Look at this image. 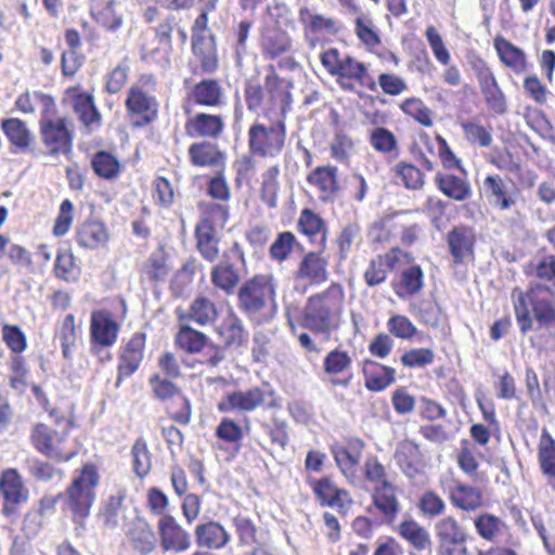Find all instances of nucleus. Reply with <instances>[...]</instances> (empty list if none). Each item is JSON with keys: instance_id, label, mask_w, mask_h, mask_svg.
<instances>
[{"instance_id": "14", "label": "nucleus", "mask_w": 555, "mask_h": 555, "mask_svg": "<svg viewBox=\"0 0 555 555\" xmlns=\"http://www.w3.org/2000/svg\"><path fill=\"white\" fill-rule=\"evenodd\" d=\"M62 102H69L77 120L88 132L102 126L103 117L92 92L83 91L79 85L72 86L64 90Z\"/></svg>"}, {"instance_id": "57", "label": "nucleus", "mask_w": 555, "mask_h": 555, "mask_svg": "<svg viewBox=\"0 0 555 555\" xmlns=\"http://www.w3.org/2000/svg\"><path fill=\"white\" fill-rule=\"evenodd\" d=\"M172 50V44L153 39L144 42L140 47V60L149 65H155L162 69H169L171 67L170 55Z\"/></svg>"}, {"instance_id": "46", "label": "nucleus", "mask_w": 555, "mask_h": 555, "mask_svg": "<svg viewBox=\"0 0 555 555\" xmlns=\"http://www.w3.org/2000/svg\"><path fill=\"white\" fill-rule=\"evenodd\" d=\"M216 333L225 348H238L247 341L248 337L242 320L233 311L221 319L216 326Z\"/></svg>"}, {"instance_id": "53", "label": "nucleus", "mask_w": 555, "mask_h": 555, "mask_svg": "<svg viewBox=\"0 0 555 555\" xmlns=\"http://www.w3.org/2000/svg\"><path fill=\"white\" fill-rule=\"evenodd\" d=\"M192 53L199 64V73L211 75L219 68L216 38L192 40Z\"/></svg>"}, {"instance_id": "2", "label": "nucleus", "mask_w": 555, "mask_h": 555, "mask_svg": "<svg viewBox=\"0 0 555 555\" xmlns=\"http://www.w3.org/2000/svg\"><path fill=\"white\" fill-rule=\"evenodd\" d=\"M101 482L100 467L94 462H85L75 469L63 493V512L68 513L77 529L86 528Z\"/></svg>"}, {"instance_id": "41", "label": "nucleus", "mask_w": 555, "mask_h": 555, "mask_svg": "<svg viewBox=\"0 0 555 555\" xmlns=\"http://www.w3.org/2000/svg\"><path fill=\"white\" fill-rule=\"evenodd\" d=\"M364 386L369 391L380 392L396 382V370L372 359L362 361Z\"/></svg>"}, {"instance_id": "45", "label": "nucleus", "mask_w": 555, "mask_h": 555, "mask_svg": "<svg viewBox=\"0 0 555 555\" xmlns=\"http://www.w3.org/2000/svg\"><path fill=\"white\" fill-rule=\"evenodd\" d=\"M53 276L64 283H77L82 275V268L70 247H61L56 250Z\"/></svg>"}, {"instance_id": "28", "label": "nucleus", "mask_w": 555, "mask_h": 555, "mask_svg": "<svg viewBox=\"0 0 555 555\" xmlns=\"http://www.w3.org/2000/svg\"><path fill=\"white\" fill-rule=\"evenodd\" d=\"M306 181L319 192L322 203H333L341 190L338 168L334 165L317 166L307 175Z\"/></svg>"}, {"instance_id": "7", "label": "nucleus", "mask_w": 555, "mask_h": 555, "mask_svg": "<svg viewBox=\"0 0 555 555\" xmlns=\"http://www.w3.org/2000/svg\"><path fill=\"white\" fill-rule=\"evenodd\" d=\"M197 208L199 210V221L194 230L196 248L205 260L214 262L220 255L219 233L224 229L229 220L230 207L201 202Z\"/></svg>"}, {"instance_id": "12", "label": "nucleus", "mask_w": 555, "mask_h": 555, "mask_svg": "<svg viewBox=\"0 0 555 555\" xmlns=\"http://www.w3.org/2000/svg\"><path fill=\"white\" fill-rule=\"evenodd\" d=\"M274 396L273 390L266 391L258 386L246 390H235L228 392L217 403V410L228 414L233 412L250 413L263 406L273 408L279 405Z\"/></svg>"}, {"instance_id": "40", "label": "nucleus", "mask_w": 555, "mask_h": 555, "mask_svg": "<svg viewBox=\"0 0 555 555\" xmlns=\"http://www.w3.org/2000/svg\"><path fill=\"white\" fill-rule=\"evenodd\" d=\"M538 462L546 488L555 493V439L547 428H543L538 442Z\"/></svg>"}, {"instance_id": "51", "label": "nucleus", "mask_w": 555, "mask_h": 555, "mask_svg": "<svg viewBox=\"0 0 555 555\" xmlns=\"http://www.w3.org/2000/svg\"><path fill=\"white\" fill-rule=\"evenodd\" d=\"M130 546L141 555H149L156 550V535L151 526L143 520H135L126 532Z\"/></svg>"}, {"instance_id": "31", "label": "nucleus", "mask_w": 555, "mask_h": 555, "mask_svg": "<svg viewBox=\"0 0 555 555\" xmlns=\"http://www.w3.org/2000/svg\"><path fill=\"white\" fill-rule=\"evenodd\" d=\"M74 238L80 248L96 250L107 246L111 233L103 221L88 218L77 225Z\"/></svg>"}, {"instance_id": "38", "label": "nucleus", "mask_w": 555, "mask_h": 555, "mask_svg": "<svg viewBox=\"0 0 555 555\" xmlns=\"http://www.w3.org/2000/svg\"><path fill=\"white\" fill-rule=\"evenodd\" d=\"M462 175L437 172L434 182L439 192L455 202H466L472 197V185L466 170Z\"/></svg>"}, {"instance_id": "36", "label": "nucleus", "mask_w": 555, "mask_h": 555, "mask_svg": "<svg viewBox=\"0 0 555 555\" xmlns=\"http://www.w3.org/2000/svg\"><path fill=\"white\" fill-rule=\"evenodd\" d=\"M447 493L451 505L457 511L475 513L485 505L482 490L459 479L453 480Z\"/></svg>"}, {"instance_id": "59", "label": "nucleus", "mask_w": 555, "mask_h": 555, "mask_svg": "<svg viewBox=\"0 0 555 555\" xmlns=\"http://www.w3.org/2000/svg\"><path fill=\"white\" fill-rule=\"evenodd\" d=\"M299 21L304 29L311 34L335 35L339 30L338 23L335 18L319 13H312L310 9L306 7L299 10Z\"/></svg>"}, {"instance_id": "11", "label": "nucleus", "mask_w": 555, "mask_h": 555, "mask_svg": "<svg viewBox=\"0 0 555 555\" xmlns=\"http://www.w3.org/2000/svg\"><path fill=\"white\" fill-rule=\"evenodd\" d=\"M287 141V128L283 118H275L270 125L255 120L247 130L248 151L259 159L270 160L280 157Z\"/></svg>"}, {"instance_id": "39", "label": "nucleus", "mask_w": 555, "mask_h": 555, "mask_svg": "<svg viewBox=\"0 0 555 555\" xmlns=\"http://www.w3.org/2000/svg\"><path fill=\"white\" fill-rule=\"evenodd\" d=\"M409 267L396 274L391 281V288L401 298H411L424 288V271L414 260Z\"/></svg>"}, {"instance_id": "43", "label": "nucleus", "mask_w": 555, "mask_h": 555, "mask_svg": "<svg viewBox=\"0 0 555 555\" xmlns=\"http://www.w3.org/2000/svg\"><path fill=\"white\" fill-rule=\"evenodd\" d=\"M260 49L266 59L275 60L292 52L293 40L279 26L267 27L260 37Z\"/></svg>"}, {"instance_id": "4", "label": "nucleus", "mask_w": 555, "mask_h": 555, "mask_svg": "<svg viewBox=\"0 0 555 555\" xmlns=\"http://www.w3.org/2000/svg\"><path fill=\"white\" fill-rule=\"evenodd\" d=\"M278 281L271 273H257L237 288V307L250 320L270 321L276 312Z\"/></svg>"}, {"instance_id": "52", "label": "nucleus", "mask_w": 555, "mask_h": 555, "mask_svg": "<svg viewBox=\"0 0 555 555\" xmlns=\"http://www.w3.org/2000/svg\"><path fill=\"white\" fill-rule=\"evenodd\" d=\"M80 336V326L76 323L74 313H67L59 321L54 338L60 341L62 356L70 359Z\"/></svg>"}, {"instance_id": "60", "label": "nucleus", "mask_w": 555, "mask_h": 555, "mask_svg": "<svg viewBox=\"0 0 555 555\" xmlns=\"http://www.w3.org/2000/svg\"><path fill=\"white\" fill-rule=\"evenodd\" d=\"M397 183L402 184L406 190L420 191L426 182L425 173L414 164L401 160L391 169Z\"/></svg>"}, {"instance_id": "15", "label": "nucleus", "mask_w": 555, "mask_h": 555, "mask_svg": "<svg viewBox=\"0 0 555 555\" xmlns=\"http://www.w3.org/2000/svg\"><path fill=\"white\" fill-rule=\"evenodd\" d=\"M473 69L483 100L488 108L495 114H503L506 111V98L502 91L495 75L486 60L476 54L468 61Z\"/></svg>"}, {"instance_id": "44", "label": "nucleus", "mask_w": 555, "mask_h": 555, "mask_svg": "<svg viewBox=\"0 0 555 555\" xmlns=\"http://www.w3.org/2000/svg\"><path fill=\"white\" fill-rule=\"evenodd\" d=\"M244 99L249 112L258 113L261 111L262 115L267 118L275 115V109L264 81L261 85L256 79H248L244 87Z\"/></svg>"}, {"instance_id": "63", "label": "nucleus", "mask_w": 555, "mask_h": 555, "mask_svg": "<svg viewBox=\"0 0 555 555\" xmlns=\"http://www.w3.org/2000/svg\"><path fill=\"white\" fill-rule=\"evenodd\" d=\"M257 155L247 151V153L240 155L233 160L232 168L236 188L249 185L254 181L257 173Z\"/></svg>"}, {"instance_id": "1", "label": "nucleus", "mask_w": 555, "mask_h": 555, "mask_svg": "<svg viewBox=\"0 0 555 555\" xmlns=\"http://www.w3.org/2000/svg\"><path fill=\"white\" fill-rule=\"evenodd\" d=\"M345 300L343 285L332 282L325 289L310 295L299 312H287L289 331L306 353L322 352L311 334L327 341L340 328Z\"/></svg>"}, {"instance_id": "56", "label": "nucleus", "mask_w": 555, "mask_h": 555, "mask_svg": "<svg viewBox=\"0 0 555 555\" xmlns=\"http://www.w3.org/2000/svg\"><path fill=\"white\" fill-rule=\"evenodd\" d=\"M208 343V336L193 328L188 322L179 323L175 335V345L185 353L196 354L204 350Z\"/></svg>"}, {"instance_id": "25", "label": "nucleus", "mask_w": 555, "mask_h": 555, "mask_svg": "<svg viewBox=\"0 0 555 555\" xmlns=\"http://www.w3.org/2000/svg\"><path fill=\"white\" fill-rule=\"evenodd\" d=\"M364 447V441L357 437L348 438L345 444L334 443L330 447L331 453L340 473L351 482L357 477V470L362 459Z\"/></svg>"}, {"instance_id": "34", "label": "nucleus", "mask_w": 555, "mask_h": 555, "mask_svg": "<svg viewBox=\"0 0 555 555\" xmlns=\"http://www.w3.org/2000/svg\"><path fill=\"white\" fill-rule=\"evenodd\" d=\"M297 232L312 245L326 249L328 228L326 221L313 209L302 208L296 221Z\"/></svg>"}, {"instance_id": "21", "label": "nucleus", "mask_w": 555, "mask_h": 555, "mask_svg": "<svg viewBox=\"0 0 555 555\" xmlns=\"http://www.w3.org/2000/svg\"><path fill=\"white\" fill-rule=\"evenodd\" d=\"M157 530L160 547L164 552L181 554L191 548V533L183 528L173 515L160 517L157 521Z\"/></svg>"}, {"instance_id": "3", "label": "nucleus", "mask_w": 555, "mask_h": 555, "mask_svg": "<svg viewBox=\"0 0 555 555\" xmlns=\"http://www.w3.org/2000/svg\"><path fill=\"white\" fill-rule=\"evenodd\" d=\"M35 96L41 104L39 133L47 153L50 156L70 154L75 138L72 119L67 116L59 115V109L52 95L35 91Z\"/></svg>"}, {"instance_id": "47", "label": "nucleus", "mask_w": 555, "mask_h": 555, "mask_svg": "<svg viewBox=\"0 0 555 555\" xmlns=\"http://www.w3.org/2000/svg\"><path fill=\"white\" fill-rule=\"evenodd\" d=\"M493 47L499 56L500 62L515 74H521L527 70L528 62L526 53L513 42L496 35L493 39Z\"/></svg>"}, {"instance_id": "54", "label": "nucleus", "mask_w": 555, "mask_h": 555, "mask_svg": "<svg viewBox=\"0 0 555 555\" xmlns=\"http://www.w3.org/2000/svg\"><path fill=\"white\" fill-rule=\"evenodd\" d=\"M169 257L164 248H157L147 257L140 269L141 279L151 283L164 282L170 272Z\"/></svg>"}, {"instance_id": "48", "label": "nucleus", "mask_w": 555, "mask_h": 555, "mask_svg": "<svg viewBox=\"0 0 555 555\" xmlns=\"http://www.w3.org/2000/svg\"><path fill=\"white\" fill-rule=\"evenodd\" d=\"M210 280L217 289L231 295L240 284L241 272L230 260V256L224 254L222 260L211 268Z\"/></svg>"}, {"instance_id": "35", "label": "nucleus", "mask_w": 555, "mask_h": 555, "mask_svg": "<svg viewBox=\"0 0 555 555\" xmlns=\"http://www.w3.org/2000/svg\"><path fill=\"white\" fill-rule=\"evenodd\" d=\"M175 314L179 323L194 322L199 326H207L217 321L218 308L212 300L201 295L193 299L188 309L178 307Z\"/></svg>"}, {"instance_id": "10", "label": "nucleus", "mask_w": 555, "mask_h": 555, "mask_svg": "<svg viewBox=\"0 0 555 555\" xmlns=\"http://www.w3.org/2000/svg\"><path fill=\"white\" fill-rule=\"evenodd\" d=\"M320 61L331 76L337 77V82L344 90H353L354 83L369 91L377 90L369 66L352 55L341 56L337 48H330L321 53Z\"/></svg>"}, {"instance_id": "20", "label": "nucleus", "mask_w": 555, "mask_h": 555, "mask_svg": "<svg viewBox=\"0 0 555 555\" xmlns=\"http://www.w3.org/2000/svg\"><path fill=\"white\" fill-rule=\"evenodd\" d=\"M121 322L108 309H96L90 315V343L92 349L111 348L118 339Z\"/></svg>"}, {"instance_id": "22", "label": "nucleus", "mask_w": 555, "mask_h": 555, "mask_svg": "<svg viewBox=\"0 0 555 555\" xmlns=\"http://www.w3.org/2000/svg\"><path fill=\"white\" fill-rule=\"evenodd\" d=\"M225 96L221 82L215 78H204L195 82L184 99L183 109L188 114V104L199 107L218 108L224 104Z\"/></svg>"}, {"instance_id": "18", "label": "nucleus", "mask_w": 555, "mask_h": 555, "mask_svg": "<svg viewBox=\"0 0 555 555\" xmlns=\"http://www.w3.org/2000/svg\"><path fill=\"white\" fill-rule=\"evenodd\" d=\"M307 482L321 506L334 508L343 516L348 513L353 503L352 498L348 490L338 487L332 476L325 475Z\"/></svg>"}, {"instance_id": "19", "label": "nucleus", "mask_w": 555, "mask_h": 555, "mask_svg": "<svg viewBox=\"0 0 555 555\" xmlns=\"http://www.w3.org/2000/svg\"><path fill=\"white\" fill-rule=\"evenodd\" d=\"M1 513L10 517L29 499V490L16 468H5L0 473Z\"/></svg>"}, {"instance_id": "8", "label": "nucleus", "mask_w": 555, "mask_h": 555, "mask_svg": "<svg viewBox=\"0 0 555 555\" xmlns=\"http://www.w3.org/2000/svg\"><path fill=\"white\" fill-rule=\"evenodd\" d=\"M363 478L373 486L372 503L389 525L397 519L401 505L398 487L388 479L385 465L376 455L367 456L362 467Z\"/></svg>"}, {"instance_id": "27", "label": "nucleus", "mask_w": 555, "mask_h": 555, "mask_svg": "<svg viewBox=\"0 0 555 555\" xmlns=\"http://www.w3.org/2000/svg\"><path fill=\"white\" fill-rule=\"evenodd\" d=\"M184 130L190 138L218 140L224 133L225 120L220 114L201 112L186 119Z\"/></svg>"}, {"instance_id": "33", "label": "nucleus", "mask_w": 555, "mask_h": 555, "mask_svg": "<svg viewBox=\"0 0 555 555\" xmlns=\"http://www.w3.org/2000/svg\"><path fill=\"white\" fill-rule=\"evenodd\" d=\"M446 242L455 267L474 258L476 236L472 228L466 225L452 228L447 234Z\"/></svg>"}, {"instance_id": "16", "label": "nucleus", "mask_w": 555, "mask_h": 555, "mask_svg": "<svg viewBox=\"0 0 555 555\" xmlns=\"http://www.w3.org/2000/svg\"><path fill=\"white\" fill-rule=\"evenodd\" d=\"M414 257L411 253L399 246H392L383 254L373 257L364 273L363 279L369 287H375L386 282L389 272L397 270L403 263H411Z\"/></svg>"}, {"instance_id": "26", "label": "nucleus", "mask_w": 555, "mask_h": 555, "mask_svg": "<svg viewBox=\"0 0 555 555\" xmlns=\"http://www.w3.org/2000/svg\"><path fill=\"white\" fill-rule=\"evenodd\" d=\"M264 82L268 87L276 118H283L285 120L286 114L291 111L293 103V81L280 76L275 65L270 64L267 66Z\"/></svg>"}, {"instance_id": "64", "label": "nucleus", "mask_w": 555, "mask_h": 555, "mask_svg": "<svg viewBox=\"0 0 555 555\" xmlns=\"http://www.w3.org/2000/svg\"><path fill=\"white\" fill-rule=\"evenodd\" d=\"M400 111L423 127L434 126V112L417 96H409L399 104Z\"/></svg>"}, {"instance_id": "5", "label": "nucleus", "mask_w": 555, "mask_h": 555, "mask_svg": "<svg viewBox=\"0 0 555 555\" xmlns=\"http://www.w3.org/2000/svg\"><path fill=\"white\" fill-rule=\"evenodd\" d=\"M541 286H531L527 291L515 288L512 293L515 318L521 334H527L537 322L539 330L555 333V302L541 297Z\"/></svg>"}, {"instance_id": "49", "label": "nucleus", "mask_w": 555, "mask_h": 555, "mask_svg": "<svg viewBox=\"0 0 555 555\" xmlns=\"http://www.w3.org/2000/svg\"><path fill=\"white\" fill-rule=\"evenodd\" d=\"M1 130L8 139L11 146L16 151H28L34 144L35 137L28 128L26 121L10 117L1 120Z\"/></svg>"}, {"instance_id": "62", "label": "nucleus", "mask_w": 555, "mask_h": 555, "mask_svg": "<svg viewBox=\"0 0 555 555\" xmlns=\"http://www.w3.org/2000/svg\"><path fill=\"white\" fill-rule=\"evenodd\" d=\"M478 537L488 542H495L503 533L505 522L491 513H480L473 519Z\"/></svg>"}, {"instance_id": "23", "label": "nucleus", "mask_w": 555, "mask_h": 555, "mask_svg": "<svg viewBox=\"0 0 555 555\" xmlns=\"http://www.w3.org/2000/svg\"><path fill=\"white\" fill-rule=\"evenodd\" d=\"M393 459L401 473L410 480L426 473V456L421 446L412 439H403L397 444Z\"/></svg>"}, {"instance_id": "55", "label": "nucleus", "mask_w": 555, "mask_h": 555, "mask_svg": "<svg viewBox=\"0 0 555 555\" xmlns=\"http://www.w3.org/2000/svg\"><path fill=\"white\" fill-rule=\"evenodd\" d=\"M280 176L281 166L279 164L268 166L260 176L259 197L269 209L278 206L281 189Z\"/></svg>"}, {"instance_id": "58", "label": "nucleus", "mask_w": 555, "mask_h": 555, "mask_svg": "<svg viewBox=\"0 0 555 555\" xmlns=\"http://www.w3.org/2000/svg\"><path fill=\"white\" fill-rule=\"evenodd\" d=\"M94 175L103 180H116L121 172V164L116 155L108 151H96L90 159Z\"/></svg>"}, {"instance_id": "9", "label": "nucleus", "mask_w": 555, "mask_h": 555, "mask_svg": "<svg viewBox=\"0 0 555 555\" xmlns=\"http://www.w3.org/2000/svg\"><path fill=\"white\" fill-rule=\"evenodd\" d=\"M29 443L41 455L57 463H67L75 459L80 451L77 438L72 437L66 429L37 422L29 428Z\"/></svg>"}, {"instance_id": "61", "label": "nucleus", "mask_w": 555, "mask_h": 555, "mask_svg": "<svg viewBox=\"0 0 555 555\" xmlns=\"http://www.w3.org/2000/svg\"><path fill=\"white\" fill-rule=\"evenodd\" d=\"M398 534L418 551L430 545L428 531L411 516L404 518L398 526Z\"/></svg>"}, {"instance_id": "29", "label": "nucleus", "mask_w": 555, "mask_h": 555, "mask_svg": "<svg viewBox=\"0 0 555 555\" xmlns=\"http://www.w3.org/2000/svg\"><path fill=\"white\" fill-rule=\"evenodd\" d=\"M352 359L348 351L335 348L323 359V372L330 377L333 387L347 388L353 378Z\"/></svg>"}, {"instance_id": "32", "label": "nucleus", "mask_w": 555, "mask_h": 555, "mask_svg": "<svg viewBox=\"0 0 555 555\" xmlns=\"http://www.w3.org/2000/svg\"><path fill=\"white\" fill-rule=\"evenodd\" d=\"M188 157L190 164L197 168L225 169V152L218 144L207 140L192 143L188 147Z\"/></svg>"}, {"instance_id": "24", "label": "nucleus", "mask_w": 555, "mask_h": 555, "mask_svg": "<svg viewBox=\"0 0 555 555\" xmlns=\"http://www.w3.org/2000/svg\"><path fill=\"white\" fill-rule=\"evenodd\" d=\"M325 249L306 253L294 272V281L319 286L328 280V260L324 256Z\"/></svg>"}, {"instance_id": "50", "label": "nucleus", "mask_w": 555, "mask_h": 555, "mask_svg": "<svg viewBox=\"0 0 555 555\" xmlns=\"http://www.w3.org/2000/svg\"><path fill=\"white\" fill-rule=\"evenodd\" d=\"M116 0H90L92 18L111 33H116L124 24L122 14L116 11Z\"/></svg>"}, {"instance_id": "42", "label": "nucleus", "mask_w": 555, "mask_h": 555, "mask_svg": "<svg viewBox=\"0 0 555 555\" xmlns=\"http://www.w3.org/2000/svg\"><path fill=\"white\" fill-rule=\"evenodd\" d=\"M409 210L396 211L375 220L367 230L369 241L373 245L390 244L399 235V217L409 215Z\"/></svg>"}, {"instance_id": "37", "label": "nucleus", "mask_w": 555, "mask_h": 555, "mask_svg": "<svg viewBox=\"0 0 555 555\" xmlns=\"http://www.w3.org/2000/svg\"><path fill=\"white\" fill-rule=\"evenodd\" d=\"M197 547L211 551L223 550L231 541V534L225 527L214 519L199 522L194 528Z\"/></svg>"}, {"instance_id": "30", "label": "nucleus", "mask_w": 555, "mask_h": 555, "mask_svg": "<svg viewBox=\"0 0 555 555\" xmlns=\"http://www.w3.org/2000/svg\"><path fill=\"white\" fill-rule=\"evenodd\" d=\"M425 37L435 59L443 66L442 81L451 87H457L462 82V74L456 65L451 64V54L446 47L442 37L435 26L430 25L425 30Z\"/></svg>"}, {"instance_id": "6", "label": "nucleus", "mask_w": 555, "mask_h": 555, "mask_svg": "<svg viewBox=\"0 0 555 555\" xmlns=\"http://www.w3.org/2000/svg\"><path fill=\"white\" fill-rule=\"evenodd\" d=\"M156 89L155 75L142 74L127 90L125 109L131 128L142 129L158 119L159 101L155 95Z\"/></svg>"}, {"instance_id": "13", "label": "nucleus", "mask_w": 555, "mask_h": 555, "mask_svg": "<svg viewBox=\"0 0 555 555\" xmlns=\"http://www.w3.org/2000/svg\"><path fill=\"white\" fill-rule=\"evenodd\" d=\"M435 537L438 555H467L469 532L455 516L439 519L435 524Z\"/></svg>"}, {"instance_id": "17", "label": "nucleus", "mask_w": 555, "mask_h": 555, "mask_svg": "<svg viewBox=\"0 0 555 555\" xmlns=\"http://www.w3.org/2000/svg\"><path fill=\"white\" fill-rule=\"evenodd\" d=\"M146 338V333L134 332L129 339L120 346L117 356L116 387H119L140 369L144 359Z\"/></svg>"}]
</instances>
